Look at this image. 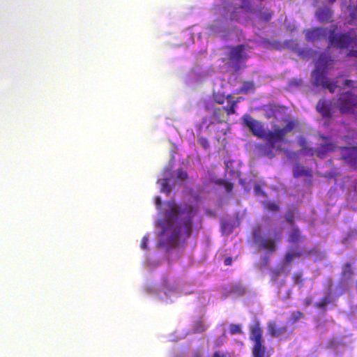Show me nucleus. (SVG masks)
Instances as JSON below:
<instances>
[{"label":"nucleus","instance_id":"f257e3e1","mask_svg":"<svg viewBox=\"0 0 357 357\" xmlns=\"http://www.w3.org/2000/svg\"><path fill=\"white\" fill-rule=\"evenodd\" d=\"M243 126L248 128L253 135L267 142V143L259 144L257 149L262 155L270 159L275 157L273 150L276 146V143L283 142L285 135L291 132L296 127V122L291 119H288L285 121L286 125L284 127H277L273 131L266 132L261 123L248 114L243 116Z\"/></svg>","mask_w":357,"mask_h":357},{"label":"nucleus","instance_id":"f03ea898","mask_svg":"<svg viewBox=\"0 0 357 357\" xmlns=\"http://www.w3.org/2000/svg\"><path fill=\"white\" fill-rule=\"evenodd\" d=\"M333 63V60L331 56L326 52L322 53L317 61L316 68L312 73L314 84L328 89L331 93H334L338 87L337 82H331L326 77V70Z\"/></svg>","mask_w":357,"mask_h":357},{"label":"nucleus","instance_id":"7ed1b4c3","mask_svg":"<svg viewBox=\"0 0 357 357\" xmlns=\"http://www.w3.org/2000/svg\"><path fill=\"white\" fill-rule=\"evenodd\" d=\"M250 339L254 342L252 357H270L266 347L263 344V330L258 321L250 327Z\"/></svg>","mask_w":357,"mask_h":357},{"label":"nucleus","instance_id":"20e7f679","mask_svg":"<svg viewBox=\"0 0 357 357\" xmlns=\"http://www.w3.org/2000/svg\"><path fill=\"white\" fill-rule=\"evenodd\" d=\"M328 45L340 50L353 47L357 45V36H352L351 31L338 33L333 29L329 31Z\"/></svg>","mask_w":357,"mask_h":357},{"label":"nucleus","instance_id":"39448f33","mask_svg":"<svg viewBox=\"0 0 357 357\" xmlns=\"http://www.w3.org/2000/svg\"><path fill=\"white\" fill-rule=\"evenodd\" d=\"M250 50L251 47L249 45L243 44L230 47L228 58L236 72H238L242 68H245L244 64L249 58L248 52Z\"/></svg>","mask_w":357,"mask_h":357},{"label":"nucleus","instance_id":"423d86ee","mask_svg":"<svg viewBox=\"0 0 357 357\" xmlns=\"http://www.w3.org/2000/svg\"><path fill=\"white\" fill-rule=\"evenodd\" d=\"M172 212L174 215H180L183 219V226L186 230L187 236L191 233L192 218L195 214V210L191 205H185L183 208H178L176 206H173Z\"/></svg>","mask_w":357,"mask_h":357},{"label":"nucleus","instance_id":"0eeeda50","mask_svg":"<svg viewBox=\"0 0 357 357\" xmlns=\"http://www.w3.org/2000/svg\"><path fill=\"white\" fill-rule=\"evenodd\" d=\"M224 109L225 107H217L213 111L212 116L210 117H204L201 123V128H205L208 132H211L214 130L215 125L222 126L224 123H227L224 119Z\"/></svg>","mask_w":357,"mask_h":357},{"label":"nucleus","instance_id":"6e6552de","mask_svg":"<svg viewBox=\"0 0 357 357\" xmlns=\"http://www.w3.org/2000/svg\"><path fill=\"white\" fill-rule=\"evenodd\" d=\"M337 107L341 113H353L357 108V96L350 91L343 93L337 100Z\"/></svg>","mask_w":357,"mask_h":357},{"label":"nucleus","instance_id":"1a4fd4ad","mask_svg":"<svg viewBox=\"0 0 357 357\" xmlns=\"http://www.w3.org/2000/svg\"><path fill=\"white\" fill-rule=\"evenodd\" d=\"M252 236L255 241L259 243L261 248L267 250L268 252H274L276 250L275 241H278L280 238V234L279 233L275 234L274 239L264 238L261 235L259 228L253 231Z\"/></svg>","mask_w":357,"mask_h":357},{"label":"nucleus","instance_id":"9d476101","mask_svg":"<svg viewBox=\"0 0 357 357\" xmlns=\"http://www.w3.org/2000/svg\"><path fill=\"white\" fill-rule=\"evenodd\" d=\"M327 29L316 27L305 31V39L307 41L314 42L324 39L327 36Z\"/></svg>","mask_w":357,"mask_h":357},{"label":"nucleus","instance_id":"9b49d317","mask_svg":"<svg viewBox=\"0 0 357 357\" xmlns=\"http://www.w3.org/2000/svg\"><path fill=\"white\" fill-rule=\"evenodd\" d=\"M342 158L351 167H355L357 162V146L341 147Z\"/></svg>","mask_w":357,"mask_h":357},{"label":"nucleus","instance_id":"f8f14e48","mask_svg":"<svg viewBox=\"0 0 357 357\" xmlns=\"http://www.w3.org/2000/svg\"><path fill=\"white\" fill-rule=\"evenodd\" d=\"M316 109L324 119H330L332 117V102L329 100L320 99L317 104Z\"/></svg>","mask_w":357,"mask_h":357},{"label":"nucleus","instance_id":"ddd939ff","mask_svg":"<svg viewBox=\"0 0 357 357\" xmlns=\"http://www.w3.org/2000/svg\"><path fill=\"white\" fill-rule=\"evenodd\" d=\"M267 330L271 337H278L287 332V327L284 324L278 326L276 321H271L268 323Z\"/></svg>","mask_w":357,"mask_h":357},{"label":"nucleus","instance_id":"4468645a","mask_svg":"<svg viewBox=\"0 0 357 357\" xmlns=\"http://www.w3.org/2000/svg\"><path fill=\"white\" fill-rule=\"evenodd\" d=\"M335 149L336 146L334 143L328 142L321 144L318 148H317L314 152L317 157L324 158L327 153L333 152Z\"/></svg>","mask_w":357,"mask_h":357},{"label":"nucleus","instance_id":"2eb2a0df","mask_svg":"<svg viewBox=\"0 0 357 357\" xmlns=\"http://www.w3.org/2000/svg\"><path fill=\"white\" fill-rule=\"evenodd\" d=\"M333 14V10L329 8H320L316 12L317 18L320 22L330 21Z\"/></svg>","mask_w":357,"mask_h":357},{"label":"nucleus","instance_id":"dca6fc26","mask_svg":"<svg viewBox=\"0 0 357 357\" xmlns=\"http://www.w3.org/2000/svg\"><path fill=\"white\" fill-rule=\"evenodd\" d=\"M293 175L294 177L296 178H299L302 176L312 177V173L310 169H305L303 166H301L299 164H296L293 167Z\"/></svg>","mask_w":357,"mask_h":357},{"label":"nucleus","instance_id":"f3484780","mask_svg":"<svg viewBox=\"0 0 357 357\" xmlns=\"http://www.w3.org/2000/svg\"><path fill=\"white\" fill-rule=\"evenodd\" d=\"M354 275L351 264L349 262L343 264L342 268L341 277L342 280L344 281H349L352 279Z\"/></svg>","mask_w":357,"mask_h":357},{"label":"nucleus","instance_id":"a211bd4d","mask_svg":"<svg viewBox=\"0 0 357 357\" xmlns=\"http://www.w3.org/2000/svg\"><path fill=\"white\" fill-rule=\"evenodd\" d=\"M304 237L301 235L300 230L297 227L293 228L289 234L288 241L292 243H297L303 240Z\"/></svg>","mask_w":357,"mask_h":357},{"label":"nucleus","instance_id":"6ab92c4d","mask_svg":"<svg viewBox=\"0 0 357 357\" xmlns=\"http://www.w3.org/2000/svg\"><path fill=\"white\" fill-rule=\"evenodd\" d=\"M214 130L211 132V133H214L217 135V137H220L222 135H225L229 129L228 125L227 123H224L222 126L215 125L214 127ZM211 134V132H209Z\"/></svg>","mask_w":357,"mask_h":357},{"label":"nucleus","instance_id":"aec40b11","mask_svg":"<svg viewBox=\"0 0 357 357\" xmlns=\"http://www.w3.org/2000/svg\"><path fill=\"white\" fill-rule=\"evenodd\" d=\"M255 89V84L252 82L246 81L244 82L242 84V86L239 88V89L237 91V93H248L250 91L254 90Z\"/></svg>","mask_w":357,"mask_h":357},{"label":"nucleus","instance_id":"412c9836","mask_svg":"<svg viewBox=\"0 0 357 357\" xmlns=\"http://www.w3.org/2000/svg\"><path fill=\"white\" fill-rule=\"evenodd\" d=\"M229 293L236 296H242L245 293V289L241 284H234L230 287Z\"/></svg>","mask_w":357,"mask_h":357},{"label":"nucleus","instance_id":"4be33fe9","mask_svg":"<svg viewBox=\"0 0 357 357\" xmlns=\"http://www.w3.org/2000/svg\"><path fill=\"white\" fill-rule=\"evenodd\" d=\"M207 326L202 320H197L193 324V332L195 333H202L207 329Z\"/></svg>","mask_w":357,"mask_h":357},{"label":"nucleus","instance_id":"5701e85b","mask_svg":"<svg viewBox=\"0 0 357 357\" xmlns=\"http://www.w3.org/2000/svg\"><path fill=\"white\" fill-rule=\"evenodd\" d=\"M169 178L167 177L163 178L160 180V184L161 186V192L169 195L171 192V188L169 185Z\"/></svg>","mask_w":357,"mask_h":357},{"label":"nucleus","instance_id":"b1692460","mask_svg":"<svg viewBox=\"0 0 357 357\" xmlns=\"http://www.w3.org/2000/svg\"><path fill=\"white\" fill-rule=\"evenodd\" d=\"M331 302L330 297L326 296L323 297L319 302L314 304V306L321 310H325L326 305Z\"/></svg>","mask_w":357,"mask_h":357},{"label":"nucleus","instance_id":"393cba45","mask_svg":"<svg viewBox=\"0 0 357 357\" xmlns=\"http://www.w3.org/2000/svg\"><path fill=\"white\" fill-rule=\"evenodd\" d=\"M301 255V254L299 252H288L286 253L284 256V262L286 264H289L294 259V257H300Z\"/></svg>","mask_w":357,"mask_h":357},{"label":"nucleus","instance_id":"a878e982","mask_svg":"<svg viewBox=\"0 0 357 357\" xmlns=\"http://www.w3.org/2000/svg\"><path fill=\"white\" fill-rule=\"evenodd\" d=\"M304 317L303 312L300 311H294L291 314L290 320L292 323L296 322L298 320Z\"/></svg>","mask_w":357,"mask_h":357},{"label":"nucleus","instance_id":"bb28decb","mask_svg":"<svg viewBox=\"0 0 357 357\" xmlns=\"http://www.w3.org/2000/svg\"><path fill=\"white\" fill-rule=\"evenodd\" d=\"M236 105V101H231L229 107H224V112L227 113V116H230L235 113V107Z\"/></svg>","mask_w":357,"mask_h":357},{"label":"nucleus","instance_id":"cd10ccee","mask_svg":"<svg viewBox=\"0 0 357 357\" xmlns=\"http://www.w3.org/2000/svg\"><path fill=\"white\" fill-rule=\"evenodd\" d=\"M350 20L349 21V24H352L354 22L357 21V6L350 8Z\"/></svg>","mask_w":357,"mask_h":357},{"label":"nucleus","instance_id":"c85d7f7f","mask_svg":"<svg viewBox=\"0 0 357 357\" xmlns=\"http://www.w3.org/2000/svg\"><path fill=\"white\" fill-rule=\"evenodd\" d=\"M292 278L296 284H299L301 287L303 286V279L301 273H295Z\"/></svg>","mask_w":357,"mask_h":357},{"label":"nucleus","instance_id":"c756f323","mask_svg":"<svg viewBox=\"0 0 357 357\" xmlns=\"http://www.w3.org/2000/svg\"><path fill=\"white\" fill-rule=\"evenodd\" d=\"M259 16L261 20L268 22L272 17V13L268 12H261V10H260Z\"/></svg>","mask_w":357,"mask_h":357},{"label":"nucleus","instance_id":"7c9ffc66","mask_svg":"<svg viewBox=\"0 0 357 357\" xmlns=\"http://www.w3.org/2000/svg\"><path fill=\"white\" fill-rule=\"evenodd\" d=\"M229 332L231 334H238L241 333V328L239 325L237 324H231L229 326Z\"/></svg>","mask_w":357,"mask_h":357},{"label":"nucleus","instance_id":"2f4dec72","mask_svg":"<svg viewBox=\"0 0 357 357\" xmlns=\"http://www.w3.org/2000/svg\"><path fill=\"white\" fill-rule=\"evenodd\" d=\"M179 236H180V233L178 231H176V232L173 233V234L171 236L170 240H169V245L171 246H174L176 245Z\"/></svg>","mask_w":357,"mask_h":357},{"label":"nucleus","instance_id":"473e14b6","mask_svg":"<svg viewBox=\"0 0 357 357\" xmlns=\"http://www.w3.org/2000/svg\"><path fill=\"white\" fill-rule=\"evenodd\" d=\"M177 178L181 181L185 180L188 178V174L182 169H178L177 170Z\"/></svg>","mask_w":357,"mask_h":357},{"label":"nucleus","instance_id":"72a5a7b5","mask_svg":"<svg viewBox=\"0 0 357 357\" xmlns=\"http://www.w3.org/2000/svg\"><path fill=\"white\" fill-rule=\"evenodd\" d=\"M220 183L225 188L227 192H230L233 190L234 185L230 182L222 181Z\"/></svg>","mask_w":357,"mask_h":357},{"label":"nucleus","instance_id":"f704fd0d","mask_svg":"<svg viewBox=\"0 0 357 357\" xmlns=\"http://www.w3.org/2000/svg\"><path fill=\"white\" fill-rule=\"evenodd\" d=\"M266 208L267 209H268L269 211H278L279 209V206L278 205V204L275 203V202H269L266 204Z\"/></svg>","mask_w":357,"mask_h":357},{"label":"nucleus","instance_id":"c9c22d12","mask_svg":"<svg viewBox=\"0 0 357 357\" xmlns=\"http://www.w3.org/2000/svg\"><path fill=\"white\" fill-rule=\"evenodd\" d=\"M286 220L289 223H290L291 225H293L294 222V215L293 213H291V212L288 213L286 215Z\"/></svg>","mask_w":357,"mask_h":357},{"label":"nucleus","instance_id":"e433bc0d","mask_svg":"<svg viewBox=\"0 0 357 357\" xmlns=\"http://www.w3.org/2000/svg\"><path fill=\"white\" fill-rule=\"evenodd\" d=\"M200 144L203 146L204 149H208L209 147V143L207 139L206 138H201L199 139Z\"/></svg>","mask_w":357,"mask_h":357},{"label":"nucleus","instance_id":"4c0bfd02","mask_svg":"<svg viewBox=\"0 0 357 357\" xmlns=\"http://www.w3.org/2000/svg\"><path fill=\"white\" fill-rule=\"evenodd\" d=\"M147 243H148V238L146 236H144L141 241V248L144 250L147 249Z\"/></svg>","mask_w":357,"mask_h":357},{"label":"nucleus","instance_id":"58836bf2","mask_svg":"<svg viewBox=\"0 0 357 357\" xmlns=\"http://www.w3.org/2000/svg\"><path fill=\"white\" fill-rule=\"evenodd\" d=\"M212 357H227L225 353H223L220 351H215Z\"/></svg>","mask_w":357,"mask_h":357},{"label":"nucleus","instance_id":"ea45409f","mask_svg":"<svg viewBox=\"0 0 357 357\" xmlns=\"http://www.w3.org/2000/svg\"><path fill=\"white\" fill-rule=\"evenodd\" d=\"M347 57H357V50H351L347 53Z\"/></svg>","mask_w":357,"mask_h":357},{"label":"nucleus","instance_id":"a19ab883","mask_svg":"<svg viewBox=\"0 0 357 357\" xmlns=\"http://www.w3.org/2000/svg\"><path fill=\"white\" fill-rule=\"evenodd\" d=\"M224 264L226 266H230L232 264V258L231 257H227L224 260Z\"/></svg>","mask_w":357,"mask_h":357},{"label":"nucleus","instance_id":"79ce46f5","mask_svg":"<svg viewBox=\"0 0 357 357\" xmlns=\"http://www.w3.org/2000/svg\"><path fill=\"white\" fill-rule=\"evenodd\" d=\"M353 84H354V82L352 80H350V79H347L344 82V85L345 86H351Z\"/></svg>","mask_w":357,"mask_h":357},{"label":"nucleus","instance_id":"37998d69","mask_svg":"<svg viewBox=\"0 0 357 357\" xmlns=\"http://www.w3.org/2000/svg\"><path fill=\"white\" fill-rule=\"evenodd\" d=\"M155 204H156L158 208L160 207V206H161V199H160V198L159 197H157L155 198Z\"/></svg>","mask_w":357,"mask_h":357},{"label":"nucleus","instance_id":"c03bdc74","mask_svg":"<svg viewBox=\"0 0 357 357\" xmlns=\"http://www.w3.org/2000/svg\"><path fill=\"white\" fill-rule=\"evenodd\" d=\"M336 0H327L328 3L333 4Z\"/></svg>","mask_w":357,"mask_h":357},{"label":"nucleus","instance_id":"a18cd8bd","mask_svg":"<svg viewBox=\"0 0 357 357\" xmlns=\"http://www.w3.org/2000/svg\"><path fill=\"white\" fill-rule=\"evenodd\" d=\"M216 102H217L218 104H222L224 101H223V100L218 99V100H216Z\"/></svg>","mask_w":357,"mask_h":357},{"label":"nucleus","instance_id":"49530a36","mask_svg":"<svg viewBox=\"0 0 357 357\" xmlns=\"http://www.w3.org/2000/svg\"><path fill=\"white\" fill-rule=\"evenodd\" d=\"M321 138L324 139V140H327L328 139V137H324V136H322Z\"/></svg>","mask_w":357,"mask_h":357},{"label":"nucleus","instance_id":"de8ad7c7","mask_svg":"<svg viewBox=\"0 0 357 357\" xmlns=\"http://www.w3.org/2000/svg\"><path fill=\"white\" fill-rule=\"evenodd\" d=\"M279 275H280V271H277V272L275 273V276L277 277V276H278Z\"/></svg>","mask_w":357,"mask_h":357},{"label":"nucleus","instance_id":"09e8293b","mask_svg":"<svg viewBox=\"0 0 357 357\" xmlns=\"http://www.w3.org/2000/svg\"><path fill=\"white\" fill-rule=\"evenodd\" d=\"M346 138L347 137L345 136L342 137V139H344V140H346Z\"/></svg>","mask_w":357,"mask_h":357},{"label":"nucleus","instance_id":"8fccbe9b","mask_svg":"<svg viewBox=\"0 0 357 357\" xmlns=\"http://www.w3.org/2000/svg\"><path fill=\"white\" fill-rule=\"evenodd\" d=\"M310 303V301H307V305H309Z\"/></svg>","mask_w":357,"mask_h":357}]
</instances>
